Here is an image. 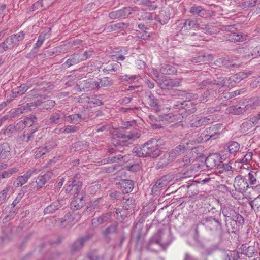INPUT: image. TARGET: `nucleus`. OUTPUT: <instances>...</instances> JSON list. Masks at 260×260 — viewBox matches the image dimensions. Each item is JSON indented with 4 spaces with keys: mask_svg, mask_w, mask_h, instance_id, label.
<instances>
[{
    "mask_svg": "<svg viewBox=\"0 0 260 260\" xmlns=\"http://www.w3.org/2000/svg\"><path fill=\"white\" fill-rule=\"evenodd\" d=\"M148 103L151 107H156V109L158 108L157 100L152 94L149 96Z\"/></svg>",
    "mask_w": 260,
    "mask_h": 260,
    "instance_id": "nucleus-46",
    "label": "nucleus"
},
{
    "mask_svg": "<svg viewBox=\"0 0 260 260\" xmlns=\"http://www.w3.org/2000/svg\"><path fill=\"white\" fill-rule=\"evenodd\" d=\"M138 7H126L122 9L119 10V11H121L120 13V17L121 18H125L127 17L128 15L133 14V12L137 11Z\"/></svg>",
    "mask_w": 260,
    "mask_h": 260,
    "instance_id": "nucleus-22",
    "label": "nucleus"
},
{
    "mask_svg": "<svg viewBox=\"0 0 260 260\" xmlns=\"http://www.w3.org/2000/svg\"><path fill=\"white\" fill-rule=\"evenodd\" d=\"M180 85V82L179 81L169 80H165L162 84V87H178Z\"/></svg>",
    "mask_w": 260,
    "mask_h": 260,
    "instance_id": "nucleus-29",
    "label": "nucleus"
},
{
    "mask_svg": "<svg viewBox=\"0 0 260 260\" xmlns=\"http://www.w3.org/2000/svg\"><path fill=\"white\" fill-rule=\"evenodd\" d=\"M52 175L53 173L51 171H48L43 175L39 176L36 181L38 187L41 188L47 181L51 179Z\"/></svg>",
    "mask_w": 260,
    "mask_h": 260,
    "instance_id": "nucleus-12",
    "label": "nucleus"
},
{
    "mask_svg": "<svg viewBox=\"0 0 260 260\" xmlns=\"http://www.w3.org/2000/svg\"><path fill=\"white\" fill-rule=\"evenodd\" d=\"M101 200V199L99 198L96 200L93 201L92 203H91L90 206L88 207V209L91 210L99 207V203Z\"/></svg>",
    "mask_w": 260,
    "mask_h": 260,
    "instance_id": "nucleus-61",
    "label": "nucleus"
},
{
    "mask_svg": "<svg viewBox=\"0 0 260 260\" xmlns=\"http://www.w3.org/2000/svg\"><path fill=\"white\" fill-rule=\"evenodd\" d=\"M31 175L32 173L28 171L23 175L19 176L14 182L15 187H21L25 184Z\"/></svg>",
    "mask_w": 260,
    "mask_h": 260,
    "instance_id": "nucleus-13",
    "label": "nucleus"
},
{
    "mask_svg": "<svg viewBox=\"0 0 260 260\" xmlns=\"http://www.w3.org/2000/svg\"><path fill=\"white\" fill-rule=\"evenodd\" d=\"M207 34L213 35L216 34L219 31V29L217 24H208L205 27Z\"/></svg>",
    "mask_w": 260,
    "mask_h": 260,
    "instance_id": "nucleus-24",
    "label": "nucleus"
},
{
    "mask_svg": "<svg viewBox=\"0 0 260 260\" xmlns=\"http://www.w3.org/2000/svg\"><path fill=\"white\" fill-rule=\"evenodd\" d=\"M63 116L62 117V114L59 112H55L50 115V118L48 120V123L50 124H58L62 122Z\"/></svg>",
    "mask_w": 260,
    "mask_h": 260,
    "instance_id": "nucleus-17",
    "label": "nucleus"
},
{
    "mask_svg": "<svg viewBox=\"0 0 260 260\" xmlns=\"http://www.w3.org/2000/svg\"><path fill=\"white\" fill-rule=\"evenodd\" d=\"M229 111L235 114H239L243 112V109L238 106H232L229 108Z\"/></svg>",
    "mask_w": 260,
    "mask_h": 260,
    "instance_id": "nucleus-41",
    "label": "nucleus"
},
{
    "mask_svg": "<svg viewBox=\"0 0 260 260\" xmlns=\"http://www.w3.org/2000/svg\"><path fill=\"white\" fill-rule=\"evenodd\" d=\"M164 120L168 122H174L175 121L177 120V115H175L173 114H170L169 115H166L164 117Z\"/></svg>",
    "mask_w": 260,
    "mask_h": 260,
    "instance_id": "nucleus-51",
    "label": "nucleus"
},
{
    "mask_svg": "<svg viewBox=\"0 0 260 260\" xmlns=\"http://www.w3.org/2000/svg\"><path fill=\"white\" fill-rule=\"evenodd\" d=\"M77 85L81 90H83L88 91L96 88L95 81L90 79L80 81L78 82Z\"/></svg>",
    "mask_w": 260,
    "mask_h": 260,
    "instance_id": "nucleus-8",
    "label": "nucleus"
},
{
    "mask_svg": "<svg viewBox=\"0 0 260 260\" xmlns=\"http://www.w3.org/2000/svg\"><path fill=\"white\" fill-rule=\"evenodd\" d=\"M168 236V234H165L162 231L159 230L150 240L148 248L153 250L151 246L154 244L160 245L162 247L167 246L170 243V240L165 239V237Z\"/></svg>",
    "mask_w": 260,
    "mask_h": 260,
    "instance_id": "nucleus-4",
    "label": "nucleus"
},
{
    "mask_svg": "<svg viewBox=\"0 0 260 260\" xmlns=\"http://www.w3.org/2000/svg\"><path fill=\"white\" fill-rule=\"evenodd\" d=\"M185 150V147L183 145H179L170 152L169 155L165 154L164 158H161L158 165L160 167H163L169 163V160H172L177 156H179Z\"/></svg>",
    "mask_w": 260,
    "mask_h": 260,
    "instance_id": "nucleus-5",
    "label": "nucleus"
},
{
    "mask_svg": "<svg viewBox=\"0 0 260 260\" xmlns=\"http://www.w3.org/2000/svg\"><path fill=\"white\" fill-rule=\"evenodd\" d=\"M27 90V88H26V85H22L18 88H16L13 89V94H14L15 96H17V94L22 95Z\"/></svg>",
    "mask_w": 260,
    "mask_h": 260,
    "instance_id": "nucleus-33",
    "label": "nucleus"
},
{
    "mask_svg": "<svg viewBox=\"0 0 260 260\" xmlns=\"http://www.w3.org/2000/svg\"><path fill=\"white\" fill-rule=\"evenodd\" d=\"M123 203V208L125 209V210H128L134 207V200L132 199H127Z\"/></svg>",
    "mask_w": 260,
    "mask_h": 260,
    "instance_id": "nucleus-43",
    "label": "nucleus"
},
{
    "mask_svg": "<svg viewBox=\"0 0 260 260\" xmlns=\"http://www.w3.org/2000/svg\"><path fill=\"white\" fill-rule=\"evenodd\" d=\"M121 11H119V10L116 11H113L109 14V17L111 19H118L121 18L120 13Z\"/></svg>",
    "mask_w": 260,
    "mask_h": 260,
    "instance_id": "nucleus-57",
    "label": "nucleus"
},
{
    "mask_svg": "<svg viewBox=\"0 0 260 260\" xmlns=\"http://www.w3.org/2000/svg\"><path fill=\"white\" fill-rule=\"evenodd\" d=\"M240 149V145L236 142H231L229 144V152L230 155L233 154L235 156Z\"/></svg>",
    "mask_w": 260,
    "mask_h": 260,
    "instance_id": "nucleus-25",
    "label": "nucleus"
},
{
    "mask_svg": "<svg viewBox=\"0 0 260 260\" xmlns=\"http://www.w3.org/2000/svg\"><path fill=\"white\" fill-rule=\"evenodd\" d=\"M174 178V176L173 174H167L163 176L161 179L164 181L165 183L167 185Z\"/></svg>",
    "mask_w": 260,
    "mask_h": 260,
    "instance_id": "nucleus-52",
    "label": "nucleus"
},
{
    "mask_svg": "<svg viewBox=\"0 0 260 260\" xmlns=\"http://www.w3.org/2000/svg\"><path fill=\"white\" fill-rule=\"evenodd\" d=\"M241 80L242 79L240 78V76L239 75L238 73H236L235 75L232 76L229 79V80L234 81V82L236 83L240 82Z\"/></svg>",
    "mask_w": 260,
    "mask_h": 260,
    "instance_id": "nucleus-60",
    "label": "nucleus"
},
{
    "mask_svg": "<svg viewBox=\"0 0 260 260\" xmlns=\"http://www.w3.org/2000/svg\"><path fill=\"white\" fill-rule=\"evenodd\" d=\"M248 180L250 185H255L257 183L256 172L251 171L248 174Z\"/></svg>",
    "mask_w": 260,
    "mask_h": 260,
    "instance_id": "nucleus-34",
    "label": "nucleus"
},
{
    "mask_svg": "<svg viewBox=\"0 0 260 260\" xmlns=\"http://www.w3.org/2000/svg\"><path fill=\"white\" fill-rule=\"evenodd\" d=\"M167 184L165 183L161 178L156 181L154 185L152 188V191L153 192H156L158 189L162 188L166 186Z\"/></svg>",
    "mask_w": 260,
    "mask_h": 260,
    "instance_id": "nucleus-30",
    "label": "nucleus"
},
{
    "mask_svg": "<svg viewBox=\"0 0 260 260\" xmlns=\"http://www.w3.org/2000/svg\"><path fill=\"white\" fill-rule=\"evenodd\" d=\"M87 240V238H81L76 240L72 246V251L75 252L81 249L83 247L84 242Z\"/></svg>",
    "mask_w": 260,
    "mask_h": 260,
    "instance_id": "nucleus-19",
    "label": "nucleus"
},
{
    "mask_svg": "<svg viewBox=\"0 0 260 260\" xmlns=\"http://www.w3.org/2000/svg\"><path fill=\"white\" fill-rule=\"evenodd\" d=\"M11 149L9 144L4 143L0 144V159L9 158L11 156Z\"/></svg>",
    "mask_w": 260,
    "mask_h": 260,
    "instance_id": "nucleus-11",
    "label": "nucleus"
},
{
    "mask_svg": "<svg viewBox=\"0 0 260 260\" xmlns=\"http://www.w3.org/2000/svg\"><path fill=\"white\" fill-rule=\"evenodd\" d=\"M51 28H48L44 30L39 36L37 43L35 44L36 48H39L43 43L44 40L48 38L51 35Z\"/></svg>",
    "mask_w": 260,
    "mask_h": 260,
    "instance_id": "nucleus-16",
    "label": "nucleus"
},
{
    "mask_svg": "<svg viewBox=\"0 0 260 260\" xmlns=\"http://www.w3.org/2000/svg\"><path fill=\"white\" fill-rule=\"evenodd\" d=\"M119 186L123 193H128L133 190L134 184L131 180H122L119 182Z\"/></svg>",
    "mask_w": 260,
    "mask_h": 260,
    "instance_id": "nucleus-9",
    "label": "nucleus"
},
{
    "mask_svg": "<svg viewBox=\"0 0 260 260\" xmlns=\"http://www.w3.org/2000/svg\"><path fill=\"white\" fill-rule=\"evenodd\" d=\"M6 43L8 45V48L11 49L17 44L12 36L8 37L6 40Z\"/></svg>",
    "mask_w": 260,
    "mask_h": 260,
    "instance_id": "nucleus-49",
    "label": "nucleus"
},
{
    "mask_svg": "<svg viewBox=\"0 0 260 260\" xmlns=\"http://www.w3.org/2000/svg\"><path fill=\"white\" fill-rule=\"evenodd\" d=\"M16 130V126L13 125H9L4 131L5 136H10Z\"/></svg>",
    "mask_w": 260,
    "mask_h": 260,
    "instance_id": "nucleus-39",
    "label": "nucleus"
},
{
    "mask_svg": "<svg viewBox=\"0 0 260 260\" xmlns=\"http://www.w3.org/2000/svg\"><path fill=\"white\" fill-rule=\"evenodd\" d=\"M10 186L6 187L0 192V204L4 203L6 200L8 191L10 190Z\"/></svg>",
    "mask_w": 260,
    "mask_h": 260,
    "instance_id": "nucleus-37",
    "label": "nucleus"
},
{
    "mask_svg": "<svg viewBox=\"0 0 260 260\" xmlns=\"http://www.w3.org/2000/svg\"><path fill=\"white\" fill-rule=\"evenodd\" d=\"M84 198V196L82 194L75 196L74 200L71 203V208L73 210H78L81 208L85 203Z\"/></svg>",
    "mask_w": 260,
    "mask_h": 260,
    "instance_id": "nucleus-10",
    "label": "nucleus"
},
{
    "mask_svg": "<svg viewBox=\"0 0 260 260\" xmlns=\"http://www.w3.org/2000/svg\"><path fill=\"white\" fill-rule=\"evenodd\" d=\"M204 135L206 140L209 139H215L218 135V129L215 126L214 127H210L206 129L203 134Z\"/></svg>",
    "mask_w": 260,
    "mask_h": 260,
    "instance_id": "nucleus-15",
    "label": "nucleus"
},
{
    "mask_svg": "<svg viewBox=\"0 0 260 260\" xmlns=\"http://www.w3.org/2000/svg\"><path fill=\"white\" fill-rule=\"evenodd\" d=\"M55 146V144L53 142H48L46 143L45 145L43 148V150H45L46 152L51 151Z\"/></svg>",
    "mask_w": 260,
    "mask_h": 260,
    "instance_id": "nucleus-50",
    "label": "nucleus"
},
{
    "mask_svg": "<svg viewBox=\"0 0 260 260\" xmlns=\"http://www.w3.org/2000/svg\"><path fill=\"white\" fill-rule=\"evenodd\" d=\"M25 106L19 107L16 109H15L13 112L12 114L15 115H19L23 113V111L25 109Z\"/></svg>",
    "mask_w": 260,
    "mask_h": 260,
    "instance_id": "nucleus-62",
    "label": "nucleus"
},
{
    "mask_svg": "<svg viewBox=\"0 0 260 260\" xmlns=\"http://www.w3.org/2000/svg\"><path fill=\"white\" fill-rule=\"evenodd\" d=\"M245 198L249 200V204L252 210L255 212L260 211V195L252 188V190L249 191L245 195Z\"/></svg>",
    "mask_w": 260,
    "mask_h": 260,
    "instance_id": "nucleus-6",
    "label": "nucleus"
},
{
    "mask_svg": "<svg viewBox=\"0 0 260 260\" xmlns=\"http://www.w3.org/2000/svg\"><path fill=\"white\" fill-rule=\"evenodd\" d=\"M82 183L81 181H75V183L74 185V187L73 189V192H72V194H76V196H78L79 194H82L84 196L85 193L84 192L81 190V187H82Z\"/></svg>",
    "mask_w": 260,
    "mask_h": 260,
    "instance_id": "nucleus-27",
    "label": "nucleus"
},
{
    "mask_svg": "<svg viewBox=\"0 0 260 260\" xmlns=\"http://www.w3.org/2000/svg\"><path fill=\"white\" fill-rule=\"evenodd\" d=\"M231 237L233 242L237 244L239 238V231L235 232V230H232Z\"/></svg>",
    "mask_w": 260,
    "mask_h": 260,
    "instance_id": "nucleus-48",
    "label": "nucleus"
},
{
    "mask_svg": "<svg viewBox=\"0 0 260 260\" xmlns=\"http://www.w3.org/2000/svg\"><path fill=\"white\" fill-rule=\"evenodd\" d=\"M233 186L235 190L231 192V196L234 199H238L241 198L242 192L249 187V184L246 178L241 176H237L235 178Z\"/></svg>",
    "mask_w": 260,
    "mask_h": 260,
    "instance_id": "nucleus-3",
    "label": "nucleus"
},
{
    "mask_svg": "<svg viewBox=\"0 0 260 260\" xmlns=\"http://www.w3.org/2000/svg\"><path fill=\"white\" fill-rule=\"evenodd\" d=\"M126 210L124 208L123 209H117L116 210V218L118 220L123 219V215L121 214L122 212H125Z\"/></svg>",
    "mask_w": 260,
    "mask_h": 260,
    "instance_id": "nucleus-58",
    "label": "nucleus"
},
{
    "mask_svg": "<svg viewBox=\"0 0 260 260\" xmlns=\"http://www.w3.org/2000/svg\"><path fill=\"white\" fill-rule=\"evenodd\" d=\"M24 194V192L23 191L21 190L20 192V193L18 194V195L16 198V199L12 203V205L13 206V207H15L20 202V201L22 199Z\"/></svg>",
    "mask_w": 260,
    "mask_h": 260,
    "instance_id": "nucleus-56",
    "label": "nucleus"
},
{
    "mask_svg": "<svg viewBox=\"0 0 260 260\" xmlns=\"http://www.w3.org/2000/svg\"><path fill=\"white\" fill-rule=\"evenodd\" d=\"M75 181L76 180L74 179H72V183L71 184H69L65 188L66 192H73Z\"/></svg>",
    "mask_w": 260,
    "mask_h": 260,
    "instance_id": "nucleus-54",
    "label": "nucleus"
},
{
    "mask_svg": "<svg viewBox=\"0 0 260 260\" xmlns=\"http://www.w3.org/2000/svg\"><path fill=\"white\" fill-rule=\"evenodd\" d=\"M260 106V96L253 98L251 103L247 105L246 107L247 109L250 107L251 109H255L256 107Z\"/></svg>",
    "mask_w": 260,
    "mask_h": 260,
    "instance_id": "nucleus-32",
    "label": "nucleus"
},
{
    "mask_svg": "<svg viewBox=\"0 0 260 260\" xmlns=\"http://www.w3.org/2000/svg\"><path fill=\"white\" fill-rule=\"evenodd\" d=\"M16 129L21 130L24 129L26 126L24 122V120L19 121L15 126Z\"/></svg>",
    "mask_w": 260,
    "mask_h": 260,
    "instance_id": "nucleus-64",
    "label": "nucleus"
},
{
    "mask_svg": "<svg viewBox=\"0 0 260 260\" xmlns=\"http://www.w3.org/2000/svg\"><path fill=\"white\" fill-rule=\"evenodd\" d=\"M252 153L251 152H247L242 159L239 160V162L240 163H246L252 160Z\"/></svg>",
    "mask_w": 260,
    "mask_h": 260,
    "instance_id": "nucleus-44",
    "label": "nucleus"
},
{
    "mask_svg": "<svg viewBox=\"0 0 260 260\" xmlns=\"http://www.w3.org/2000/svg\"><path fill=\"white\" fill-rule=\"evenodd\" d=\"M42 107L46 109H51L54 106L55 102L53 100H48L41 103Z\"/></svg>",
    "mask_w": 260,
    "mask_h": 260,
    "instance_id": "nucleus-36",
    "label": "nucleus"
},
{
    "mask_svg": "<svg viewBox=\"0 0 260 260\" xmlns=\"http://www.w3.org/2000/svg\"><path fill=\"white\" fill-rule=\"evenodd\" d=\"M151 1L150 0H140V2H139V4L140 5H144L146 7H148L147 8L149 10H154L156 8V6H155L152 5H150Z\"/></svg>",
    "mask_w": 260,
    "mask_h": 260,
    "instance_id": "nucleus-47",
    "label": "nucleus"
},
{
    "mask_svg": "<svg viewBox=\"0 0 260 260\" xmlns=\"http://www.w3.org/2000/svg\"><path fill=\"white\" fill-rule=\"evenodd\" d=\"M218 156L216 154H211L209 155L205 160V164L209 169H212L215 167L217 164Z\"/></svg>",
    "mask_w": 260,
    "mask_h": 260,
    "instance_id": "nucleus-18",
    "label": "nucleus"
},
{
    "mask_svg": "<svg viewBox=\"0 0 260 260\" xmlns=\"http://www.w3.org/2000/svg\"><path fill=\"white\" fill-rule=\"evenodd\" d=\"M239 206V204H236L235 206L231 204L229 207V221L230 220L232 230L235 232L239 231L244 222V218L238 213Z\"/></svg>",
    "mask_w": 260,
    "mask_h": 260,
    "instance_id": "nucleus-2",
    "label": "nucleus"
},
{
    "mask_svg": "<svg viewBox=\"0 0 260 260\" xmlns=\"http://www.w3.org/2000/svg\"><path fill=\"white\" fill-rule=\"evenodd\" d=\"M109 218V215H103L99 217L97 219H93L92 223H95V221H96L98 222V224H101L107 221Z\"/></svg>",
    "mask_w": 260,
    "mask_h": 260,
    "instance_id": "nucleus-42",
    "label": "nucleus"
},
{
    "mask_svg": "<svg viewBox=\"0 0 260 260\" xmlns=\"http://www.w3.org/2000/svg\"><path fill=\"white\" fill-rule=\"evenodd\" d=\"M79 129V126H68L66 127L64 129H62V133L64 134H69L72 133H74ZM61 129L60 130L61 131Z\"/></svg>",
    "mask_w": 260,
    "mask_h": 260,
    "instance_id": "nucleus-38",
    "label": "nucleus"
},
{
    "mask_svg": "<svg viewBox=\"0 0 260 260\" xmlns=\"http://www.w3.org/2000/svg\"><path fill=\"white\" fill-rule=\"evenodd\" d=\"M210 122H211L210 118H207V117H204L193 123L192 124V126H194L196 127H199L203 125L207 124Z\"/></svg>",
    "mask_w": 260,
    "mask_h": 260,
    "instance_id": "nucleus-28",
    "label": "nucleus"
},
{
    "mask_svg": "<svg viewBox=\"0 0 260 260\" xmlns=\"http://www.w3.org/2000/svg\"><path fill=\"white\" fill-rule=\"evenodd\" d=\"M96 88H101L110 84L108 78L99 79V81H95Z\"/></svg>",
    "mask_w": 260,
    "mask_h": 260,
    "instance_id": "nucleus-35",
    "label": "nucleus"
},
{
    "mask_svg": "<svg viewBox=\"0 0 260 260\" xmlns=\"http://www.w3.org/2000/svg\"><path fill=\"white\" fill-rule=\"evenodd\" d=\"M86 58V57L84 58H81L80 54H74L71 58L67 60L66 64L70 66L76 64L78 63L80 61Z\"/></svg>",
    "mask_w": 260,
    "mask_h": 260,
    "instance_id": "nucleus-23",
    "label": "nucleus"
},
{
    "mask_svg": "<svg viewBox=\"0 0 260 260\" xmlns=\"http://www.w3.org/2000/svg\"><path fill=\"white\" fill-rule=\"evenodd\" d=\"M118 137L125 140H135V139L138 138L139 136L137 134H131L128 135L120 134Z\"/></svg>",
    "mask_w": 260,
    "mask_h": 260,
    "instance_id": "nucleus-40",
    "label": "nucleus"
},
{
    "mask_svg": "<svg viewBox=\"0 0 260 260\" xmlns=\"http://www.w3.org/2000/svg\"><path fill=\"white\" fill-rule=\"evenodd\" d=\"M12 36L15 40L16 42L17 43L18 42L23 39L24 34L23 32H19L17 34L12 35Z\"/></svg>",
    "mask_w": 260,
    "mask_h": 260,
    "instance_id": "nucleus-55",
    "label": "nucleus"
},
{
    "mask_svg": "<svg viewBox=\"0 0 260 260\" xmlns=\"http://www.w3.org/2000/svg\"><path fill=\"white\" fill-rule=\"evenodd\" d=\"M117 223L115 222L110 226L106 228L102 232V234L105 237H108L111 234L115 233L117 230Z\"/></svg>",
    "mask_w": 260,
    "mask_h": 260,
    "instance_id": "nucleus-21",
    "label": "nucleus"
},
{
    "mask_svg": "<svg viewBox=\"0 0 260 260\" xmlns=\"http://www.w3.org/2000/svg\"><path fill=\"white\" fill-rule=\"evenodd\" d=\"M126 156H123L120 154L117 155L115 156L111 157L109 158V161L110 162H114L121 159H123L124 161L126 160Z\"/></svg>",
    "mask_w": 260,
    "mask_h": 260,
    "instance_id": "nucleus-53",
    "label": "nucleus"
},
{
    "mask_svg": "<svg viewBox=\"0 0 260 260\" xmlns=\"http://www.w3.org/2000/svg\"><path fill=\"white\" fill-rule=\"evenodd\" d=\"M133 153L138 157H150L156 158L159 155L158 141L152 139L144 143L139 148H135Z\"/></svg>",
    "mask_w": 260,
    "mask_h": 260,
    "instance_id": "nucleus-1",
    "label": "nucleus"
},
{
    "mask_svg": "<svg viewBox=\"0 0 260 260\" xmlns=\"http://www.w3.org/2000/svg\"><path fill=\"white\" fill-rule=\"evenodd\" d=\"M239 258V254L238 251H233L231 253L230 256H229V260H238Z\"/></svg>",
    "mask_w": 260,
    "mask_h": 260,
    "instance_id": "nucleus-59",
    "label": "nucleus"
},
{
    "mask_svg": "<svg viewBox=\"0 0 260 260\" xmlns=\"http://www.w3.org/2000/svg\"><path fill=\"white\" fill-rule=\"evenodd\" d=\"M88 258L90 260H98L99 256L97 255L96 253L94 252H91L89 253L87 255Z\"/></svg>",
    "mask_w": 260,
    "mask_h": 260,
    "instance_id": "nucleus-63",
    "label": "nucleus"
},
{
    "mask_svg": "<svg viewBox=\"0 0 260 260\" xmlns=\"http://www.w3.org/2000/svg\"><path fill=\"white\" fill-rule=\"evenodd\" d=\"M190 11L193 14H197L201 16H203L206 13V11L204 9H202L201 7L199 6L192 7Z\"/></svg>",
    "mask_w": 260,
    "mask_h": 260,
    "instance_id": "nucleus-31",
    "label": "nucleus"
},
{
    "mask_svg": "<svg viewBox=\"0 0 260 260\" xmlns=\"http://www.w3.org/2000/svg\"><path fill=\"white\" fill-rule=\"evenodd\" d=\"M60 207V203L57 201L54 202L53 204H51L49 206H48L44 209V213L45 214H51L55 212Z\"/></svg>",
    "mask_w": 260,
    "mask_h": 260,
    "instance_id": "nucleus-26",
    "label": "nucleus"
},
{
    "mask_svg": "<svg viewBox=\"0 0 260 260\" xmlns=\"http://www.w3.org/2000/svg\"><path fill=\"white\" fill-rule=\"evenodd\" d=\"M234 28L233 25H229V31H232V29ZM246 40V36L242 35L240 32H236L229 34V41L236 42H242Z\"/></svg>",
    "mask_w": 260,
    "mask_h": 260,
    "instance_id": "nucleus-7",
    "label": "nucleus"
},
{
    "mask_svg": "<svg viewBox=\"0 0 260 260\" xmlns=\"http://www.w3.org/2000/svg\"><path fill=\"white\" fill-rule=\"evenodd\" d=\"M36 118L34 115H31L29 117H27L24 119V122L26 126H30L33 123L36 122Z\"/></svg>",
    "mask_w": 260,
    "mask_h": 260,
    "instance_id": "nucleus-45",
    "label": "nucleus"
},
{
    "mask_svg": "<svg viewBox=\"0 0 260 260\" xmlns=\"http://www.w3.org/2000/svg\"><path fill=\"white\" fill-rule=\"evenodd\" d=\"M242 252L248 257H251L255 253V248L253 246H248L247 245H243L241 246Z\"/></svg>",
    "mask_w": 260,
    "mask_h": 260,
    "instance_id": "nucleus-20",
    "label": "nucleus"
},
{
    "mask_svg": "<svg viewBox=\"0 0 260 260\" xmlns=\"http://www.w3.org/2000/svg\"><path fill=\"white\" fill-rule=\"evenodd\" d=\"M63 118L65 119V120L73 124H78L84 119L82 115L79 113L71 115L67 117L64 115Z\"/></svg>",
    "mask_w": 260,
    "mask_h": 260,
    "instance_id": "nucleus-14",
    "label": "nucleus"
}]
</instances>
